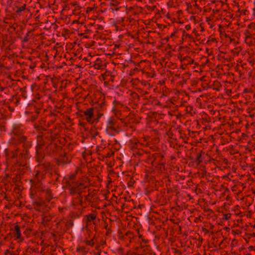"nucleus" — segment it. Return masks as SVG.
<instances>
[{"mask_svg": "<svg viewBox=\"0 0 255 255\" xmlns=\"http://www.w3.org/2000/svg\"><path fill=\"white\" fill-rule=\"evenodd\" d=\"M8 143L13 145L22 144L23 150L19 154V157L25 159L30 158L28 149L32 146V141L28 140L27 136L24 134L12 135Z\"/></svg>", "mask_w": 255, "mask_h": 255, "instance_id": "f257e3e1", "label": "nucleus"}, {"mask_svg": "<svg viewBox=\"0 0 255 255\" xmlns=\"http://www.w3.org/2000/svg\"><path fill=\"white\" fill-rule=\"evenodd\" d=\"M94 108H90L86 110H80L77 113V115L81 118L84 119L91 124H93L96 121L94 119Z\"/></svg>", "mask_w": 255, "mask_h": 255, "instance_id": "f03ea898", "label": "nucleus"}, {"mask_svg": "<svg viewBox=\"0 0 255 255\" xmlns=\"http://www.w3.org/2000/svg\"><path fill=\"white\" fill-rule=\"evenodd\" d=\"M119 123L114 117H110L107 121L106 132L110 135H114V132L118 131Z\"/></svg>", "mask_w": 255, "mask_h": 255, "instance_id": "7ed1b4c3", "label": "nucleus"}, {"mask_svg": "<svg viewBox=\"0 0 255 255\" xmlns=\"http://www.w3.org/2000/svg\"><path fill=\"white\" fill-rule=\"evenodd\" d=\"M37 145L36 146V159H42L44 158V153L42 148L45 144L44 138L40 134L37 136Z\"/></svg>", "mask_w": 255, "mask_h": 255, "instance_id": "20e7f679", "label": "nucleus"}, {"mask_svg": "<svg viewBox=\"0 0 255 255\" xmlns=\"http://www.w3.org/2000/svg\"><path fill=\"white\" fill-rule=\"evenodd\" d=\"M126 126H129L130 128H133V127L132 126H129L131 123H138L139 121L136 118V116L133 112H130V111L127 114V116L121 122Z\"/></svg>", "mask_w": 255, "mask_h": 255, "instance_id": "39448f33", "label": "nucleus"}, {"mask_svg": "<svg viewBox=\"0 0 255 255\" xmlns=\"http://www.w3.org/2000/svg\"><path fill=\"white\" fill-rule=\"evenodd\" d=\"M25 132V128L21 124H14L11 128L10 134L18 135V134H24Z\"/></svg>", "mask_w": 255, "mask_h": 255, "instance_id": "423d86ee", "label": "nucleus"}, {"mask_svg": "<svg viewBox=\"0 0 255 255\" xmlns=\"http://www.w3.org/2000/svg\"><path fill=\"white\" fill-rule=\"evenodd\" d=\"M129 109L127 107H124V108L119 110H116L114 113L116 117L121 122L127 116V114L129 112Z\"/></svg>", "mask_w": 255, "mask_h": 255, "instance_id": "0eeeda50", "label": "nucleus"}, {"mask_svg": "<svg viewBox=\"0 0 255 255\" xmlns=\"http://www.w3.org/2000/svg\"><path fill=\"white\" fill-rule=\"evenodd\" d=\"M15 8L16 14L18 16H21L29 12L30 10L27 7L26 3H24L22 5H16Z\"/></svg>", "mask_w": 255, "mask_h": 255, "instance_id": "6e6552de", "label": "nucleus"}, {"mask_svg": "<svg viewBox=\"0 0 255 255\" xmlns=\"http://www.w3.org/2000/svg\"><path fill=\"white\" fill-rule=\"evenodd\" d=\"M18 83H21V82L20 80L14 81L12 80L11 79L10 76L2 81V84L7 87H12L14 86L15 85H17Z\"/></svg>", "mask_w": 255, "mask_h": 255, "instance_id": "1a4fd4ad", "label": "nucleus"}, {"mask_svg": "<svg viewBox=\"0 0 255 255\" xmlns=\"http://www.w3.org/2000/svg\"><path fill=\"white\" fill-rule=\"evenodd\" d=\"M120 4L121 2L118 0H112L107 5L110 7V9L114 12L115 11H118L121 8Z\"/></svg>", "mask_w": 255, "mask_h": 255, "instance_id": "9d476101", "label": "nucleus"}, {"mask_svg": "<svg viewBox=\"0 0 255 255\" xmlns=\"http://www.w3.org/2000/svg\"><path fill=\"white\" fill-rule=\"evenodd\" d=\"M133 155L134 156L135 158H147L148 154L146 152H145L142 149H140L139 148L134 150L132 152Z\"/></svg>", "mask_w": 255, "mask_h": 255, "instance_id": "9b49d317", "label": "nucleus"}, {"mask_svg": "<svg viewBox=\"0 0 255 255\" xmlns=\"http://www.w3.org/2000/svg\"><path fill=\"white\" fill-rule=\"evenodd\" d=\"M141 143L138 142L137 139L134 138L133 139H130L129 141L128 145L129 148L133 151L140 147Z\"/></svg>", "mask_w": 255, "mask_h": 255, "instance_id": "f8f14e48", "label": "nucleus"}, {"mask_svg": "<svg viewBox=\"0 0 255 255\" xmlns=\"http://www.w3.org/2000/svg\"><path fill=\"white\" fill-rule=\"evenodd\" d=\"M46 132H41L40 135L45 139L52 141V129L46 130Z\"/></svg>", "mask_w": 255, "mask_h": 255, "instance_id": "ddd939ff", "label": "nucleus"}, {"mask_svg": "<svg viewBox=\"0 0 255 255\" xmlns=\"http://www.w3.org/2000/svg\"><path fill=\"white\" fill-rule=\"evenodd\" d=\"M113 104L114 105V108H113V111L114 112L116 111V110L121 109L124 108V107H126V106L123 105L120 101L115 100L113 102Z\"/></svg>", "mask_w": 255, "mask_h": 255, "instance_id": "4468645a", "label": "nucleus"}, {"mask_svg": "<svg viewBox=\"0 0 255 255\" xmlns=\"http://www.w3.org/2000/svg\"><path fill=\"white\" fill-rule=\"evenodd\" d=\"M43 122H44L43 121H41L40 122L39 124H38L37 123L35 124L34 125V128H35L37 131H46V129L43 128L42 126Z\"/></svg>", "mask_w": 255, "mask_h": 255, "instance_id": "2eb2a0df", "label": "nucleus"}, {"mask_svg": "<svg viewBox=\"0 0 255 255\" xmlns=\"http://www.w3.org/2000/svg\"><path fill=\"white\" fill-rule=\"evenodd\" d=\"M34 29L31 30H29L26 33L25 36L22 38V42L23 43H26L30 39V37H31L32 36V32L34 31Z\"/></svg>", "mask_w": 255, "mask_h": 255, "instance_id": "dca6fc26", "label": "nucleus"}, {"mask_svg": "<svg viewBox=\"0 0 255 255\" xmlns=\"http://www.w3.org/2000/svg\"><path fill=\"white\" fill-rule=\"evenodd\" d=\"M131 98L133 99L134 103L137 104L139 102V96L135 92L131 93L130 94Z\"/></svg>", "mask_w": 255, "mask_h": 255, "instance_id": "f3484780", "label": "nucleus"}, {"mask_svg": "<svg viewBox=\"0 0 255 255\" xmlns=\"http://www.w3.org/2000/svg\"><path fill=\"white\" fill-rule=\"evenodd\" d=\"M103 66L104 65L101 62L100 59L98 58L95 62V64H94L95 68L97 69H101L103 68Z\"/></svg>", "mask_w": 255, "mask_h": 255, "instance_id": "a211bd4d", "label": "nucleus"}, {"mask_svg": "<svg viewBox=\"0 0 255 255\" xmlns=\"http://www.w3.org/2000/svg\"><path fill=\"white\" fill-rule=\"evenodd\" d=\"M165 134L171 139H175L174 137V134L173 133L172 129L171 128L168 129V130H166Z\"/></svg>", "mask_w": 255, "mask_h": 255, "instance_id": "6ab92c4d", "label": "nucleus"}, {"mask_svg": "<svg viewBox=\"0 0 255 255\" xmlns=\"http://www.w3.org/2000/svg\"><path fill=\"white\" fill-rule=\"evenodd\" d=\"M131 9H133L136 12L141 13L143 11V8L142 7L138 6L137 5H134L131 7Z\"/></svg>", "mask_w": 255, "mask_h": 255, "instance_id": "aec40b11", "label": "nucleus"}, {"mask_svg": "<svg viewBox=\"0 0 255 255\" xmlns=\"http://www.w3.org/2000/svg\"><path fill=\"white\" fill-rule=\"evenodd\" d=\"M20 92L21 93L22 96L24 98H27V92L26 91V87L20 88L19 89Z\"/></svg>", "mask_w": 255, "mask_h": 255, "instance_id": "412c9836", "label": "nucleus"}, {"mask_svg": "<svg viewBox=\"0 0 255 255\" xmlns=\"http://www.w3.org/2000/svg\"><path fill=\"white\" fill-rule=\"evenodd\" d=\"M87 220L89 222H93V224H96V216L94 215H90L87 217Z\"/></svg>", "mask_w": 255, "mask_h": 255, "instance_id": "4be33fe9", "label": "nucleus"}, {"mask_svg": "<svg viewBox=\"0 0 255 255\" xmlns=\"http://www.w3.org/2000/svg\"><path fill=\"white\" fill-rule=\"evenodd\" d=\"M54 129H52V141H53L55 139L59 136V134L58 132H53Z\"/></svg>", "mask_w": 255, "mask_h": 255, "instance_id": "5701e85b", "label": "nucleus"}, {"mask_svg": "<svg viewBox=\"0 0 255 255\" xmlns=\"http://www.w3.org/2000/svg\"><path fill=\"white\" fill-rule=\"evenodd\" d=\"M114 152L112 151H109L103 154V158L111 157L112 155H114Z\"/></svg>", "mask_w": 255, "mask_h": 255, "instance_id": "b1692460", "label": "nucleus"}, {"mask_svg": "<svg viewBox=\"0 0 255 255\" xmlns=\"http://www.w3.org/2000/svg\"><path fill=\"white\" fill-rule=\"evenodd\" d=\"M245 34L246 35V39H248V38L251 37L252 32L249 30H246L245 31Z\"/></svg>", "mask_w": 255, "mask_h": 255, "instance_id": "393cba45", "label": "nucleus"}, {"mask_svg": "<svg viewBox=\"0 0 255 255\" xmlns=\"http://www.w3.org/2000/svg\"><path fill=\"white\" fill-rule=\"evenodd\" d=\"M152 156H153L152 158L154 159L163 157V156L160 153H156L153 154Z\"/></svg>", "mask_w": 255, "mask_h": 255, "instance_id": "a878e982", "label": "nucleus"}, {"mask_svg": "<svg viewBox=\"0 0 255 255\" xmlns=\"http://www.w3.org/2000/svg\"><path fill=\"white\" fill-rule=\"evenodd\" d=\"M15 236L17 238H20V236H21L20 231V229L18 228H17V227L16 228L15 231Z\"/></svg>", "mask_w": 255, "mask_h": 255, "instance_id": "bb28decb", "label": "nucleus"}, {"mask_svg": "<svg viewBox=\"0 0 255 255\" xmlns=\"http://www.w3.org/2000/svg\"><path fill=\"white\" fill-rule=\"evenodd\" d=\"M38 117V116L37 114H34L31 116L30 120L33 122L37 119Z\"/></svg>", "mask_w": 255, "mask_h": 255, "instance_id": "cd10ccee", "label": "nucleus"}, {"mask_svg": "<svg viewBox=\"0 0 255 255\" xmlns=\"http://www.w3.org/2000/svg\"><path fill=\"white\" fill-rule=\"evenodd\" d=\"M12 155L10 156V158H15L17 157L18 149H16L15 151H12L11 152Z\"/></svg>", "mask_w": 255, "mask_h": 255, "instance_id": "c85d7f7f", "label": "nucleus"}, {"mask_svg": "<svg viewBox=\"0 0 255 255\" xmlns=\"http://www.w3.org/2000/svg\"><path fill=\"white\" fill-rule=\"evenodd\" d=\"M6 127H5V123H0V129L1 130H5Z\"/></svg>", "mask_w": 255, "mask_h": 255, "instance_id": "c756f323", "label": "nucleus"}, {"mask_svg": "<svg viewBox=\"0 0 255 255\" xmlns=\"http://www.w3.org/2000/svg\"><path fill=\"white\" fill-rule=\"evenodd\" d=\"M248 27L250 29H255V23L252 22L248 25Z\"/></svg>", "mask_w": 255, "mask_h": 255, "instance_id": "7c9ffc66", "label": "nucleus"}, {"mask_svg": "<svg viewBox=\"0 0 255 255\" xmlns=\"http://www.w3.org/2000/svg\"><path fill=\"white\" fill-rule=\"evenodd\" d=\"M13 98L15 99L16 101H15V104L16 105V106H18V105L20 104V100H19V98H17L16 96H13Z\"/></svg>", "mask_w": 255, "mask_h": 255, "instance_id": "2f4dec72", "label": "nucleus"}, {"mask_svg": "<svg viewBox=\"0 0 255 255\" xmlns=\"http://www.w3.org/2000/svg\"><path fill=\"white\" fill-rule=\"evenodd\" d=\"M99 134V132L97 131H94L91 132V134L93 137H96V136Z\"/></svg>", "mask_w": 255, "mask_h": 255, "instance_id": "473e14b6", "label": "nucleus"}, {"mask_svg": "<svg viewBox=\"0 0 255 255\" xmlns=\"http://www.w3.org/2000/svg\"><path fill=\"white\" fill-rule=\"evenodd\" d=\"M5 89V88L3 87L1 84H0V91L1 92L3 91Z\"/></svg>", "mask_w": 255, "mask_h": 255, "instance_id": "72a5a7b5", "label": "nucleus"}, {"mask_svg": "<svg viewBox=\"0 0 255 255\" xmlns=\"http://www.w3.org/2000/svg\"><path fill=\"white\" fill-rule=\"evenodd\" d=\"M185 29L187 30H189L191 29V26L190 24H187L185 26Z\"/></svg>", "mask_w": 255, "mask_h": 255, "instance_id": "f704fd0d", "label": "nucleus"}, {"mask_svg": "<svg viewBox=\"0 0 255 255\" xmlns=\"http://www.w3.org/2000/svg\"><path fill=\"white\" fill-rule=\"evenodd\" d=\"M40 109H37L35 110V114H37L38 115H39L40 111Z\"/></svg>", "mask_w": 255, "mask_h": 255, "instance_id": "c9c22d12", "label": "nucleus"}, {"mask_svg": "<svg viewBox=\"0 0 255 255\" xmlns=\"http://www.w3.org/2000/svg\"><path fill=\"white\" fill-rule=\"evenodd\" d=\"M189 134L190 136H192L193 135V134L195 133V132H194V131H192L191 132H190V130H189Z\"/></svg>", "mask_w": 255, "mask_h": 255, "instance_id": "e433bc0d", "label": "nucleus"}, {"mask_svg": "<svg viewBox=\"0 0 255 255\" xmlns=\"http://www.w3.org/2000/svg\"><path fill=\"white\" fill-rule=\"evenodd\" d=\"M176 33V32H173L170 35V37L171 38V37H173V36H174L175 33Z\"/></svg>", "mask_w": 255, "mask_h": 255, "instance_id": "4c0bfd02", "label": "nucleus"}, {"mask_svg": "<svg viewBox=\"0 0 255 255\" xmlns=\"http://www.w3.org/2000/svg\"><path fill=\"white\" fill-rule=\"evenodd\" d=\"M81 171V172H83V171H82L81 167H78L77 169V172H79V171Z\"/></svg>", "mask_w": 255, "mask_h": 255, "instance_id": "58836bf2", "label": "nucleus"}, {"mask_svg": "<svg viewBox=\"0 0 255 255\" xmlns=\"http://www.w3.org/2000/svg\"><path fill=\"white\" fill-rule=\"evenodd\" d=\"M247 11H247V10H246V9H245V10H242L243 13L244 14H245V15H246V12H247Z\"/></svg>", "mask_w": 255, "mask_h": 255, "instance_id": "ea45409f", "label": "nucleus"}, {"mask_svg": "<svg viewBox=\"0 0 255 255\" xmlns=\"http://www.w3.org/2000/svg\"><path fill=\"white\" fill-rule=\"evenodd\" d=\"M148 93L146 91H144L142 94L143 96H145L146 95H148Z\"/></svg>", "mask_w": 255, "mask_h": 255, "instance_id": "a19ab883", "label": "nucleus"}, {"mask_svg": "<svg viewBox=\"0 0 255 255\" xmlns=\"http://www.w3.org/2000/svg\"><path fill=\"white\" fill-rule=\"evenodd\" d=\"M253 15L255 16V8L253 9Z\"/></svg>", "mask_w": 255, "mask_h": 255, "instance_id": "79ce46f5", "label": "nucleus"}, {"mask_svg": "<svg viewBox=\"0 0 255 255\" xmlns=\"http://www.w3.org/2000/svg\"><path fill=\"white\" fill-rule=\"evenodd\" d=\"M10 27H11V28L13 29V30H15V29H16V27L14 26V24H13V25H12V26H10Z\"/></svg>", "mask_w": 255, "mask_h": 255, "instance_id": "37998d69", "label": "nucleus"}, {"mask_svg": "<svg viewBox=\"0 0 255 255\" xmlns=\"http://www.w3.org/2000/svg\"><path fill=\"white\" fill-rule=\"evenodd\" d=\"M8 108H9V111H11V112H12V111H14V109H13V108H11V107H8Z\"/></svg>", "mask_w": 255, "mask_h": 255, "instance_id": "c03bdc74", "label": "nucleus"}, {"mask_svg": "<svg viewBox=\"0 0 255 255\" xmlns=\"http://www.w3.org/2000/svg\"><path fill=\"white\" fill-rule=\"evenodd\" d=\"M85 124L84 123H80V125L81 126L84 127L85 126Z\"/></svg>", "mask_w": 255, "mask_h": 255, "instance_id": "a18cd8bd", "label": "nucleus"}, {"mask_svg": "<svg viewBox=\"0 0 255 255\" xmlns=\"http://www.w3.org/2000/svg\"><path fill=\"white\" fill-rule=\"evenodd\" d=\"M200 157H201V155L200 154L199 155L197 156L196 159L199 160V159H200Z\"/></svg>", "mask_w": 255, "mask_h": 255, "instance_id": "49530a36", "label": "nucleus"}, {"mask_svg": "<svg viewBox=\"0 0 255 255\" xmlns=\"http://www.w3.org/2000/svg\"><path fill=\"white\" fill-rule=\"evenodd\" d=\"M190 109V110H192V107H187V110H188V109Z\"/></svg>", "mask_w": 255, "mask_h": 255, "instance_id": "de8ad7c7", "label": "nucleus"}, {"mask_svg": "<svg viewBox=\"0 0 255 255\" xmlns=\"http://www.w3.org/2000/svg\"><path fill=\"white\" fill-rule=\"evenodd\" d=\"M102 115V114L98 115V119L100 118Z\"/></svg>", "mask_w": 255, "mask_h": 255, "instance_id": "09e8293b", "label": "nucleus"}, {"mask_svg": "<svg viewBox=\"0 0 255 255\" xmlns=\"http://www.w3.org/2000/svg\"><path fill=\"white\" fill-rule=\"evenodd\" d=\"M228 217H229L228 215H226V216H225L226 219H227L228 218Z\"/></svg>", "mask_w": 255, "mask_h": 255, "instance_id": "8fccbe9b", "label": "nucleus"}, {"mask_svg": "<svg viewBox=\"0 0 255 255\" xmlns=\"http://www.w3.org/2000/svg\"><path fill=\"white\" fill-rule=\"evenodd\" d=\"M74 175H72L71 176V179H73L74 178Z\"/></svg>", "mask_w": 255, "mask_h": 255, "instance_id": "3c124183", "label": "nucleus"}, {"mask_svg": "<svg viewBox=\"0 0 255 255\" xmlns=\"http://www.w3.org/2000/svg\"><path fill=\"white\" fill-rule=\"evenodd\" d=\"M136 0L137 1H140V2H141L142 1V0Z\"/></svg>", "mask_w": 255, "mask_h": 255, "instance_id": "603ef678", "label": "nucleus"}, {"mask_svg": "<svg viewBox=\"0 0 255 255\" xmlns=\"http://www.w3.org/2000/svg\"><path fill=\"white\" fill-rule=\"evenodd\" d=\"M169 37H166V40H168V39H169Z\"/></svg>", "mask_w": 255, "mask_h": 255, "instance_id": "864d4df0", "label": "nucleus"}, {"mask_svg": "<svg viewBox=\"0 0 255 255\" xmlns=\"http://www.w3.org/2000/svg\"><path fill=\"white\" fill-rule=\"evenodd\" d=\"M82 166H83V167H85V165L84 164V163H82Z\"/></svg>", "mask_w": 255, "mask_h": 255, "instance_id": "5fc2aeb1", "label": "nucleus"}, {"mask_svg": "<svg viewBox=\"0 0 255 255\" xmlns=\"http://www.w3.org/2000/svg\"><path fill=\"white\" fill-rule=\"evenodd\" d=\"M38 18H39V16H37V17H36V18H37V19H38Z\"/></svg>", "mask_w": 255, "mask_h": 255, "instance_id": "6e6d98bb", "label": "nucleus"}, {"mask_svg": "<svg viewBox=\"0 0 255 255\" xmlns=\"http://www.w3.org/2000/svg\"><path fill=\"white\" fill-rule=\"evenodd\" d=\"M255 8V1H254Z\"/></svg>", "mask_w": 255, "mask_h": 255, "instance_id": "4d7b16f0", "label": "nucleus"}, {"mask_svg": "<svg viewBox=\"0 0 255 255\" xmlns=\"http://www.w3.org/2000/svg\"><path fill=\"white\" fill-rule=\"evenodd\" d=\"M174 159V158L172 157V160H173Z\"/></svg>", "mask_w": 255, "mask_h": 255, "instance_id": "13d9d810", "label": "nucleus"}, {"mask_svg": "<svg viewBox=\"0 0 255 255\" xmlns=\"http://www.w3.org/2000/svg\"><path fill=\"white\" fill-rule=\"evenodd\" d=\"M118 159L121 160V158H118Z\"/></svg>", "mask_w": 255, "mask_h": 255, "instance_id": "bf43d9fd", "label": "nucleus"}]
</instances>
